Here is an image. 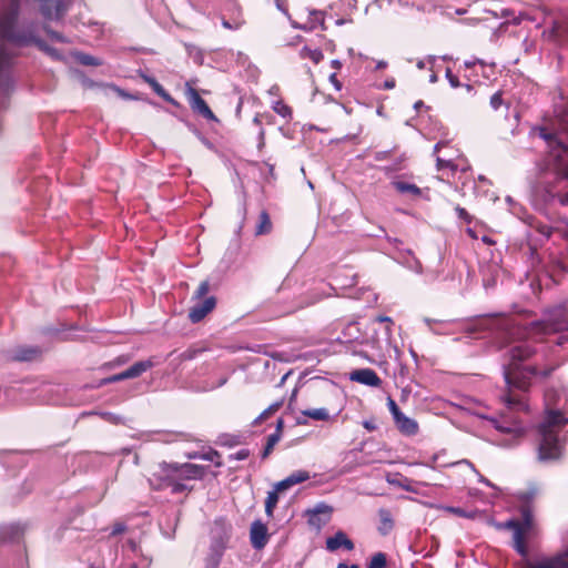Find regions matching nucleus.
Masks as SVG:
<instances>
[{
    "label": "nucleus",
    "mask_w": 568,
    "mask_h": 568,
    "mask_svg": "<svg viewBox=\"0 0 568 568\" xmlns=\"http://www.w3.org/2000/svg\"><path fill=\"white\" fill-rule=\"evenodd\" d=\"M8 8L0 12V97L9 94L13 88V64L16 48L36 45L55 60L62 54L48 45L37 34V24H18L20 0H7Z\"/></svg>",
    "instance_id": "nucleus-1"
},
{
    "label": "nucleus",
    "mask_w": 568,
    "mask_h": 568,
    "mask_svg": "<svg viewBox=\"0 0 568 568\" xmlns=\"http://www.w3.org/2000/svg\"><path fill=\"white\" fill-rule=\"evenodd\" d=\"M498 528L511 531L510 546L520 556L515 564L517 568H568V550L535 561L529 558L530 547L538 539L540 529L536 519H530L528 514L526 518L506 520Z\"/></svg>",
    "instance_id": "nucleus-2"
},
{
    "label": "nucleus",
    "mask_w": 568,
    "mask_h": 568,
    "mask_svg": "<svg viewBox=\"0 0 568 568\" xmlns=\"http://www.w3.org/2000/svg\"><path fill=\"white\" fill-rule=\"evenodd\" d=\"M539 374L536 365H505L503 369L505 389L500 400L509 410L528 412L527 394L531 388V378Z\"/></svg>",
    "instance_id": "nucleus-3"
},
{
    "label": "nucleus",
    "mask_w": 568,
    "mask_h": 568,
    "mask_svg": "<svg viewBox=\"0 0 568 568\" xmlns=\"http://www.w3.org/2000/svg\"><path fill=\"white\" fill-rule=\"evenodd\" d=\"M207 466L192 463H160L150 477L151 486L156 490L171 488L172 494H180L191 488L185 484L189 480H202Z\"/></svg>",
    "instance_id": "nucleus-4"
},
{
    "label": "nucleus",
    "mask_w": 568,
    "mask_h": 568,
    "mask_svg": "<svg viewBox=\"0 0 568 568\" xmlns=\"http://www.w3.org/2000/svg\"><path fill=\"white\" fill-rule=\"evenodd\" d=\"M568 418L559 410H550L538 426V458L541 462L558 460L564 453L566 439L561 434Z\"/></svg>",
    "instance_id": "nucleus-5"
},
{
    "label": "nucleus",
    "mask_w": 568,
    "mask_h": 568,
    "mask_svg": "<svg viewBox=\"0 0 568 568\" xmlns=\"http://www.w3.org/2000/svg\"><path fill=\"white\" fill-rule=\"evenodd\" d=\"M554 171V181L545 185L546 200L557 199L560 205L568 206V145L561 142L555 154Z\"/></svg>",
    "instance_id": "nucleus-6"
},
{
    "label": "nucleus",
    "mask_w": 568,
    "mask_h": 568,
    "mask_svg": "<svg viewBox=\"0 0 568 568\" xmlns=\"http://www.w3.org/2000/svg\"><path fill=\"white\" fill-rule=\"evenodd\" d=\"M507 326V344L510 347L507 351L509 363L507 365H521V363L529 361L536 354V348L530 341H523L528 335L526 328L515 325L506 324Z\"/></svg>",
    "instance_id": "nucleus-7"
},
{
    "label": "nucleus",
    "mask_w": 568,
    "mask_h": 568,
    "mask_svg": "<svg viewBox=\"0 0 568 568\" xmlns=\"http://www.w3.org/2000/svg\"><path fill=\"white\" fill-rule=\"evenodd\" d=\"M530 328L538 333H561L556 343L564 345L568 343V313L565 310H559L549 321H537L530 324Z\"/></svg>",
    "instance_id": "nucleus-8"
},
{
    "label": "nucleus",
    "mask_w": 568,
    "mask_h": 568,
    "mask_svg": "<svg viewBox=\"0 0 568 568\" xmlns=\"http://www.w3.org/2000/svg\"><path fill=\"white\" fill-rule=\"evenodd\" d=\"M555 119L539 128L540 136L551 143L559 132L568 131V109H554Z\"/></svg>",
    "instance_id": "nucleus-9"
},
{
    "label": "nucleus",
    "mask_w": 568,
    "mask_h": 568,
    "mask_svg": "<svg viewBox=\"0 0 568 568\" xmlns=\"http://www.w3.org/2000/svg\"><path fill=\"white\" fill-rule=\"evenodd\" d=\"M540 495V488L536 484L529 485L527 488L518 490L515 495L518 501V510L521 518H526L529 515L530 519L535 518V501Z\"/></svg>",
    "instance_id": "nucleus-10"
},
{
    "label": "nucleus",
    "mask_w": 568,
    "mask_h": 568,
    "mask_svg": "<svg viewBox=\"0 0 568 568\" xmlns=\"http://www.w3.org/2000/svg\"><path fill=\"white\" fill-rule=\"evenodd\" d=\"M40 12L47 20H60L70 9V0H39Z\"/></svg>",
    "instance_id": "nucleus-11"
},
{
    "label": "nucleus",
    "mask_w": 568,
    "mask_h": 568,
    "mask_svg": "<svg viewBox=\"0 0 568 568\" xmlns=\"http://www.w3.org/2000/svg\"><path fill=\"white\" fill-rule=\"evenodd\" d=\"M332 513L333 508L331 506L321 503L314 508L307 509L305 516L307 517L308 526L320 530L331 520Z\"/></svg>",
    "instance_id": "nucleus-12"
},
{
    "label": "nucleus",
    "mask_w": 568,
    "mask_h": 568,
    "mask_svg": "<svg viewBox=\"0 0 568 568\" xmlns=\"http://www.w3.org/2000/svg\"><path fill=\"white\" fill-rule=\"evenodd\" d=\"M464 92L466 95L476 97L479 99L475 100L474 103H481L483 99H489L490 106H500L501 104V94L500 92H495L493 94L488 93V85L484 83H478L476 85L465 84L463 85Z\"/></svg>",
    "instance_id": "nucleus-13"
},
{
    "label": "nucleus",
    "mask_w": 568,
    "mask_h": 568,
    "mask_svg": "<svg viewBox=\"0 0 568 568\" xmlns=\"http://www.w3.org/2000/svg\"><path fill=\"white\" fill-rule=\"evenodd\" d=\"M216 306V298L214 296L205 297L203 301H199L189 311V320L192 323L201 322L209 313H211Z\"/></svg>",
    "instance_id": "nucleus-14"
},
{
    "label": "nucleus",
    "mask_w": 568,
    "mask_h": 568,
    "mask_svg": "<svg viewBox=\"0 0 568 568\" xmlns=\"http://www.w3.org/2000/svg\"><path fill=\"white\" fill-rule=\"evenodd\" d=\"M193 119L207 129L217 132L221 128V120L212 112V109H192Z\"/></svg>",
    "instance_id": "nucleus-15"
},
{
    "label": "nucleus",
    "mask_w": 568,
    "mask_h": 568,
    "mask_svg": "<svg viewBox=\"0 0 568 568\" xmlns=\"http://www.w3.org/2000/svg\"><path fill=\"white\" fill-rule=\"evenodd\" d=\"M267 527L261 520H254L250 529L251 545L255 549H262L268 541Z\"/></svg>",
    "instance_id": "nucleus-16"
},
{
    "label": "nucleus",
    "mask_w": 568,
    "mask_h": 568,
    "mask_svg": "<svg viewBox=\"0 0 568 568\" xmlns=\"http://www.w3.org/2000/svg\"><path fill=\"white\" fill-rule=\"evenodd\" d=\"M390 185L400 194H407L409 195L413 200H417V199H424V200H427L429 201V195H428V189L426 190H423L420 187H418L416 184H413V183H408V182H404V181H399V180H394L390 182Z\"/></svg>",
    "instance_id": "nucleus-17"
},
{
    "label": "nucleus",
    "mask_w": 568,
    "mask_h": 568,
    "mask_svg": "<svg viewBox=\"0 0 568 568\" xmlns=\"http://www.w3.org/2000/svg\"><path fill=\"white\" fill-rule=\"evenodd\" d=\"M42 349L39 346L21 345L10 353V359L14 362H31L40 358Z\"/></svg>",
    "instance_id": "nucleus-18"
},
{
    "label": "nucleus",
    "mask_w": 568,
    "mask_h": 568,
    "mask_svg": "<svg viewBox=\"0 0 568 568\" xmlns=\"http://www.w3.org/2000/svg\"><path fill=\"white\" fill-rule=\"evenodd\" d=\"M349 378L351 381L373 387H378L382 384V379L372 368H361L353 371Z\"/></svg>",
    "instance_id": "nucleus-19"
},
{
    "label": "nucleus",
    "mask_w": 568,
    "mask_h": 568,
    "mask_svg": "<svg viewBox=\"0 0 568 568\" xmlns=\"http://www.w3.org/2000/svg\"><path fill=\"white\" fill-rule=\"evenodd\" d=\"M24 534V527L20 524L0 526V544L19 541Z\"/></svg>",
    "instance_id": "nucleus-20"
},
{
    "label": "nucleus",
    "mask_w": 568,
    "mask_h": 568,
    "mask_svg": "<svg viewBox=\"0 0 568 568\" xmlns=\"http://www.w3.org/2000/svg\"><path fill=\"white\" fill-rule=\"evenodd\" d=\"M341 547L351 551L354 549V542L347 537V535L339 530L334 536L326 539V549L329 551H336Z\"/></svg>",
    "instance_id": "nucleus-21"
},
{
    "label": "nucleus",
    "mask_w": 568,
    "mask_h": 568,
    "mask_svg": "<svg viewBox=\"0 0 568 568\" xmlns=\"http://www.w3.org/2000/svg\"><path fill=\"white\" fill-rule=\"evenodd\" d=\"M394 422L399 433L405 436H414L418 433L417 422L406 416L404 413H400L397 417H395Z\"/></svg>",
    "instance_id": "nucleus-22"
},
{
    "label": "nucleus",
    "mask_w": 568,
    "mask_h": 568,
    "mask_svg": "<svg viewBox=\"0 0 568 568\" xmlns=\"http://www.w3.org/2000/svg\"><path fill=\"white\" fill-rule=\"evenodd\" d=\"M197 81H186L183 88L184 95L190 106H207L206 102L201 98L196 88Z\"/></svg>",
    "instance_id": "nucleus-23"
},
{
    "label": "nucleus",
    "mask_w": 568,
    "mask_h": 568,
    "mask_svg": "<svg viewBox=\"0 0 568 568\" xmlns=\"http://www.w3.org/2000/svg\"><path fill=\"white\" fill-rule=\"evenodd\" d=\"M379 525L377 527L378 532L382 536L388 535L395 527L393 514L389 509L381 508L378 510Z\"/></svg>",
    "instance_id": "nucleus-24"
},
{
    "label": "nucleus",
    "mask_w": 568,
    "mask_h": 568,
    "mask_svg": "<svg viewBox=\"0 0 568 568\" xmlns=\"http://www.w3.org/2000/svg\"><path fill=\"white\" fill-rule=\"evenodd\" d=\"M155 365L153 358H148L145 361H139L124 371L126 379L135 378L141 376L146 371L151 369Z\"/></svg>",
    "instance_id": "nucleus-25"
},
{
    "label": "nucleus",
    "mask_w": 568,
    "mask_h": 568,
    "mask_svg": "<svg viewBox=\"0 0 568 568\" xmlns=\"http://www.w3.org/2000/svg\"><path fill=\"white\" fill-rule=\"evenodd\" d=\"M143 79L145 80V82L149 83L152 90L158 95H160L165 102L173 104V106H180L154 78L144 75Z\"/></svg>",
    "instance_id": "nucleus-26"
},
{
    "label": "nucleus",
    "mask_w": 568,
    "mask_h": 568,
    "mask_svg": "<svg viewBox=\"0 0 568 568\" xmlns=\"http://www.w3.org/2000/svg\"><path fill=\"white\" fill-rule=\"evenodd\" d=\"M273 224L270 214L263 210L258 215V221L255 227L256 235L268 234L272 231Z\"/></svg>",
    "instance_id": "nucleus-27"
},
{
    "label": "nucleus",
    "mask_w": 568,
    "mask_h": 568,
    "mask_svg": "<svg viewBox=\"0 0 568 568\" xmlns=\"http://www.w3.org/2000/svg\"><path fill=\"white\" fill-rule=\"evenodd\" d=\"M189 457L212 462L216 467L223 466L222 455L216 449L213 448H210L205 453H195L193 455H189Z\"/></svg>",
    "instance_id": "nucleus-28"
},
{
    "label": "nucleus",
    "mask_w": 568,
    "mask_h": 568,
    "mask_svg": "<svg viewBox=\"0 0 568 568\" xmlns=\"http://www.w3.org/2000/svg\"><path fill=\"white\" fill-rule=\"evenodd\" d=\"M407 160V156L405 153H400L399 155H396L394 158V161L390 165H386V166H383L382 168V171L385 173V174H389V173H393V172H396V171H400L405 168V162Z\"/></svg>",
    "instance_id": "nucleus-29"
},
{
    "label": "nucleus",
    "mask_w": 568,
    "mask_h": 568,
    "mask_svg": "<svg viewBox=\"0 0 568 568\" xmlns=\"http://www.w3.org/2000/svg\"><path fill=\"white\" fill-rule=\"evenodd\" d=\"M311 16L314 17V19L308 23H305V24H298L296 22L293 23V27L295 29H302V30H313L315 28V24L314 22L317 21L321 23L322 26V29L325 30V26H324V17H323V12L322 11H312L311 12Z\"/></svg>",
    "instance_id": "nucleus-30"
},
{
    "label": "nucleus",
    "mask_w": 568,
    "mask_h": 568,
    "mask_svg": "<svg viewBox=\"0 0 568 568\" xmlns=\"http://www.w3.org/2000/svg\"><path fill=\"white\" fill-rule=\"evenodd\" d=\"M300 55L303 59L312 60L315 64L320 63L324 58L320 49H311L307 45L302 48Z\"/></svg>",
    "instance_id": "nucleus-31"
},
{
    "label": "nucleus",
    "mask_w": 568,
    "mask_h": 568,
    "mask_svg": "<svg viewBox=\"0 0 568 568\" xmlns=\"http://www.w3.org/2000/svg\"><path fill=\"white\" fill-rule=\"evenodd\" d=\"M75 60L82 65L99 67L102 65V60L84 52H77Z\"/></svg>",
    "instance_id": "nucleus-32"
},
{
    "label": "nucleus",
    "mask_w": 568,
    "mask_h": 568,
    "mask_svg": "<svg viewBox=\"0 0 568 568\" xmlns=\"http://www.w3.org/2000/svg\"><path fill=\"white\" fill-rule=\"evenodd\" d=\"M223 546L216 545L212 547V552L207 557V568H217L223 555Z\"/></svg>",
    "instance_id": "nucleus-33"
},
{
    "label": "nucleus",
    "mask_w": 568,
    "mask_h": 568,
    "mask_svg": "<svg viewBox=\"0 0 568 568\" xmlns=\"http://www.w3.org/2000/svg\"><path fill=\"white\" fill-rule=\"evenodd\" d=\"M302 414L314 420H327L329 418V414L326 408H308L302 410Z\"/></svg>",
    "instance_id": "nucleus-34"
},
{
    "label": "nucleus",
    "mask_w": 568,
    "mask_h": 568,
    "mask_svg": "<svg viewBox=\"0 0 568 568\" xmlns=\"http://www.w3.org/2000/svg\"><path fill=\"white\" fill-rule=\"evenodd\" d=\"M278 503V494L277 491H268L267 497L265 499V514L267 517L272 518L274 509L276 508Z\"/></svg>",
    "instance_id": "nucleus-35"
},
{
    "label": "nucleus",
    "mask_w": 568,
    "mask_h": 568,
    "mask_svg": "<svg viewBox=\"0 0 568 568\" xmlns=\"http://www.w3.org/2000/svg\"><path fill=\"white\" fill-rule=\"evenodd\" d=\"M283 405V400L276 402L270 405L266 409H264L258 417L255 419L254 424H261L262 422L268 419L273 414H275L280 407Z\"/></svg>",
    "instance_id": "nucleus-36"
},
{
    "label": "nucleus",
    "mask_w": 568,
    "mask_h": 568,
    "mask_svg": "<svg viewBox=\"0 0 568 568\" xmlns=\"http://www.w3.org/2000/svg\"><path fill=\"white\" fill-rule=\"evenodd\" d=\"M280 439L281 438H278V434L268 435V437L266 439V445L262 452L263 459L267 458L272 454L275 445L280 442Z\"/></svg>",
    "instance_id": "nucleus-37"
},
{
    "label": "nucleus",
    "mask_w": 568,
    "mask_h": 568,
    "mask_svg": "<svg viewBox=\"0 0 568 568\" xmlns=\"http://www.w3.org/2000/svg\"><path fill=\"white\" fill-rule=\"evenodd\" d=\"M287 478L291 481V485L294 486L310 479V473L306 470H297L287 476Z\"/></svg>",
    "instance_id": "nucleus-38"
},
{
    "label": "nucleus",
    "mask_w": 568,
    "mask_h": 568,
    "mask_svg": "<svg viewBox=\"0 0 568 568\" xmlns=\"http://www.w3.org/2000/svg\"><path fill=\"white\" fill-rule=\"evenodd\" d=\"M210 287V282L207 280L202 281L193 293L192 300L201 301L209 293Z\"/></svg>",
    "instance_id": "nucleus-39"
},
{
    "label": "nucleus",
    "mask_w": 568,
    "mask_h": 568,
    "mask_svg": "<svg viewBox=\"0 0 568 568\" xmlns=\"http://www.w3.org/2000/svg\"><path fill=\"white\" fill-rule=\"evenodd\" d=\"M387 559L384 552H377L372 557L368 568H386Z\"/></svg>",
    "instance_id": "nucleus-40"
},
{
    "label": "nucleus",
    "mask_w": 568,
    "mask_h": 568,
    "mask_svg": "<svg viewBox=\"0 0 568 568\" xmlns=\"http://www.w3.org/2000/svg\"><path fill=\"white\" fill-rule=\"evenodd\" d=\"M397 146L395 145L393 149L390 150H386V151H377L374 153V159L375 161H378V162H382V161H385V160H389L392 159L394 155H396L397 153Z\"/></svg>",
    "instance_id": "nucleus-41"
},
{
    "label": "nucleus",
    "mask_w": 568,
    "mask_h": 568,
    "mask_svg": "<svg viewBox=\"0 0 568 568\" xmlns=\"http://www.w3.org/2000/svg\"><path fill=\"white\" fill-rule=\"evenodd\" d=\"M244 24V20L236 17L232 20L222 19V26L229 30H239Z\"/></svg>",
    "instance_id": "nucleus-42"
},
{
    "label": "nucleus",
    "mask_w": 568,
    "mask_h": 568,
    "mask_svg": "<svg viewBox=\"0 0 568 568\" xmlns=\"http://www.w3.org/2000/svg\"><path fill=\"white\" fill-rule=\"evenodd\" d=\"M203 352L202 348L190 347L180 354L179 358L181 362L194 359L199 354Z\"/></svg>",
    "instance_id": "nucleus-43"
},
{
    "label": "nucleus",
    "mask_w": 568,
    "mask_h": 568,
    "mask_svg": "<svg viewBox=\"0 0 568 568\" xmlns=\"http://www.w3.org/2000/svg\"><path fill=\"white\" fill-rule=\"evenodd\" d=\"M45 33L53 40L60 43H68V39L60 32L52 30L49 27H44Z\"/></svg>",
    "instance_id": "nucleus-44"
},
{
    "label": "nucleus",
    "mask_w": 568,
    "mask_h": 568,
    "mask_svg": "<svg viewBox=\"0 0 568 568\" xmlns=\"http://www.w3.org/2000/svg\"><path fill=\"white\" fill-rule=\"evenodd\" d=\"M447 510L458 517H464V518H474L476 516L475 511L468 513L464 508H460V507H448Z\"/></svg>",
    "instance_id": "nucleus-45"
},
{
    "label": "nucleus",
    "mask_w": 568,
    "mask_h": 568,
    "mask_svg": "<svg viewBox=\"0 0 568 568\" xmlns=\"http://www.w3.org/2000/svg\"><path fill=\"white\" fill-rule=\"evenodd\" d=\"M454 209L458 219L463 220L467 224L473 222V216L464 207L456 205Z\"/></svg>",
    "instance_id": "nucleus-46"
},
{
    "label": "nucleus",
    "mask_w": 568,
    "mask_h": 568,
    "mask_svg": "<svg viewBox=\"0 0 568 568\" xmlns=\"http://www.w3.org/2000/svg\"><path fill=\"white\" fill-rule=\"evenodd\" d=\"M436 166H437L438 171L444 170L446 168L450 169L452 171H456L457 170V165L453 161H450V160H443L440 158H437Z\"/></svg>",
    "instance_id": "nucleus-47"
},
{
    "label": "nucleus",
    "mask_w": 568,
    "mask_h": 568,
    "mask_svg": "<svg viewBox=\"0 0 568 568\" xmlns=\"http://www.w3.org/2000/svg\"><path fill=\"white\" fill-rule=\"evenodd\" d=\"M126 379V376H125V373L124 371L119 373V374H115V375H112L110 377H106L104 379L101 381V385H106V384H111V383H115V382H121V381H124Z\"/></svg>",
    "instance_id": "nucleus-48"
},
{
    "label": "nucleus",
    "mask_w": 568,
    "mask_h": 568,
    "mask_svg": "<svg viewBox=\"0 0 568 568\" xmlns=\"http://www.w3.org/2000/svg\"><path fill=\"white\" fill-rule=\"evenodd\" d=\"M291 487H293V486L291 485V481L286 477L283 480L276 483L273 490L277 491V494H280L282 491L290 489Z\"/></svg>",
    "instance_id": "nucleus-49"
},
{
    "label": "nucleus",
    "mask_w": 568,
    "mask_h": 568,
    "mask_svg": "<svg viewBox=\"0 0 568 568\" xmlns=\"http://www.w3.org/2000/svg\"><path fill=\"white\" fill-rule=\"evenodd\" d=\"M446 79L448 80L452 88L462 87L458 77L455 75L449 68L446 69Z\"/></svg>",
    "instance_id": "nucleus-50"
},
{
    "label": "nucleus",
    "mask_w": 568,
    "mask_h": 568,
    "mask_svg": "<svg viewBox=\"0 0 568 568\" xmlns=\"http://www.w3.org/2000/svg\"><path fill=\"white\" fill-rule=\"evenodd\" d=\"M251 452L246 448L240 449L235 454L229 456L230 459L244 460L250 456Z\"/></svg>",
    "instance_id": "nucleus-51"
},
{
    "label": "nucleus",
    "mask_w": 568,
    "mask_h": 568,
    "mask_svg": "<svg viewBox=\"0 0 568 568\" xmlns=\"http://www.w3.org/2000/svg\"><path fill=\"white\" fill-rule=\"evenodd\" d=\"M387 405H388L389 412L393 415V418L397 417L400 413H403L399 409V407L397 406L396 402L392 397H388Z\"/></svg>",
    "instance_id": "nucleus-52"
},
{
    "label": "nucleus",
    "mask_w": 568,
    "mask_h": 568,
    "mask_svg": "<svg viewBox=\"0 0 568 568\" xmlns=\"http://www.w3.org/2000/svg\"><path fill=\"white\" fill-rule=\"evenodd\" d=\"M375 322H377V323H386L387 324L386 329H387L388 333H390V327L394 324V322H393V320L390 317L385 316V315H378V316H376Z\"/></svg>",
    "instance_id": "nucleus-53"
},
{
    "label": "nucleus",
    "mask_w": 568,
    "mask_h": 568,
    "mask_svg": "<svg viewBox=\"0 0 568 568\" xmlns=\"http://www.w3.org/2000/svg\"><path fill=\"white\" fill-rule=\"evenodd\" d=\"M496 428L503 433H518L519 432V427L517 424H514L513 426H501V425H496Z\"/></svg>",
    "instance_id": "nucleus-54"
},
{
    "label": "nucleus",
    "mask_w": 568,
    "mask_h": 568,
    "mask_svg": "<svg viewBox=\"0 0 568 568\" xmlns=\"http://www.w3.org/2000/svg\"><path fill=\"white\" fill-rule=\"evenodd\" d=\"M322 300V295L320 294H315L312 296V298L303 304L300 305V307H305V306H310V305H313L317 302H320Z\"/></svg>",
    "instance_id": "nucleus-55"
},
{
    "label": "nucleus",
    "mask_w": 568,
    "mask_h": 568,
    "mask_svg": "<svg viewBox=\"0 0 568 568\" xmlns=\"http://www.w3.org/2000/svg\"><path fill=\"white\" fill-rule=\"evenodd\" d=\"M554 372V367H545L542 369L539 368V374L537 376H540L542 378H548Z\"/></svg>",
    "instance_id": "nucleus-56"
},
{
    "label": "nucleus",
    "mask_w": 568,
    "mask_h": 568,
    "mask_svg": "<svg viewBox=\"0 0 568 568\" xmlns=\"http://www.w3.org/2000/svg\"><path fill=\"white\" fill-rule=\"evenodd\" d=\"M283 427H284V420L282 418H278L276 422L275 432L273 434H278V438H281L282 433H283Z\"/></svg>",
    "instance_id": "nucleus-57"
},
{
    "label": "nucleus",
    "mask_w": 568,
    "mask_h": 568,
    "mask_svg": "<svg viewBox=\"0 0 568 568\" xmlns=\"http://www.w3.org/2000/svg\"><path fill=\"white\" fill-rule=\"evenodd\" d=\"M363 427L368 432H374L377 428L373 420H364Z\"/></svg>",
    "instance_id": "nucleus-58"
},
{
    "label": "nucleus",
    "mask_w": 568,
    "mask_h": 568,
    "mask_svg": "<svg viewBox=\"0 0 568 568\" xmlns=\"http://www.w3.org/2000/svg\"><path fill=\"white\" fill-rule=\"evenodd\" d=\"M538 231H539L541 234L546 235L547 237H549V236L551 235V233H552V229H551L550 226H547V225H542V226H540V227L538 229Z\"/></svg>",
    "instance_id": "nucleus-59"
},
{
    "label": "nucleus",
    "mask_w": 568,
    "mask_h": 568,
    "mask_svg": "<svg viewBox=\"0 0 568 568\" xmlns=\"http://www.w3.org/2000/svg\"><path fill=\"white\" fill-rule=\"evenodd\" d=\"M124 530H125V525H123V524H115V525L113 526V531H112V534H113V535H118V534L123 532Z\"/></svg>",
    "instance_id": "nucleus-60"
},
{
    "label": "nucleus",
    "mask_w": 568,
    "mask_h": 568,
    "mask_svg": "<svg viewBox=\"0 0 568 568\" xmlns=\"http://www.w3.org/2000/svg\"><path fill=\"white\" fill-rule=\"evenodd\" d=\"M476 63L484 64V62H483L481 60L476 59V60H466V61L464 62V65H465V68L470 69V68H473Z\"/></svg>",
    "instance_id": "nucleus-61"
},
{
    "label": "nucleus",
    "mask_w": 568,
    "mask_h": 568,
    "mask_svg": "<svg viewBox=\"0 0 568 568\" xmlns=\"http://www.w3.org/2000/svg\"><path fill=\"white\" fill-rule=\"evenodd\" d=\"M329 81L333 83V85L336 88V89H339L341 88V83L339 81L337 80V75L336 73H332L329 75Z\"/></svg>",
    "instance_id": "nucleus-62"
},
{
    "label": "nucleus",
    "mask_w": 568,
    "mask_h": 568,
    "mask_svg": "<svg viewBox=\"0 0 568 568\" xmlns=\"http://www.w3.org/2000/svg\"><path fill=\"white\" fill-rule=\"evenodd\" d=\"M285 2H286V0H275V4H276L277 9L284 13L287 12L286 8H285Z\"/></svg>",
    "instance_id": "nucleus-63"
},
{
    "label": "nucleus",
    "mask_w": 568,
    "mask_h": 568,
    "mask_svg": "<svg viewBox=\"0 0 568 568\" xmlns=\"http://www.w3.org/2000/svg\"><path fill=\"white\" fill-rule=\"evenodd\" d=\"M275 111H276L280 115H282V116H284V118H285V116L291 115V111H292V109H288V108H285V109H275Z\"/></svg>",
    "instance_id": "nucleus-64"
}]
</instances>
